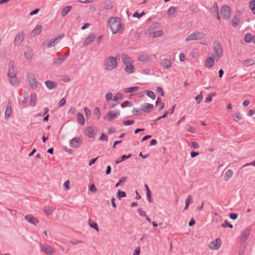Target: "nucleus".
I'll use <instances>...</instances> for the list:
<instances>
[{
	"mask_svg": "<svg viewBox=\"0 0 255 255\" xmlns=\"http://www.w3.org/2000/svg\"><path fill=\"white\" fill-rule=\"evenodd\" d=\"M59 42V37H56L50 39L47 43V48H51L54 47L56 44Z\"/></svg>",
	"mask_w": 255,
	"mask_h": 255,
	"instance_id": "obj_19",
	"label": "nucleus"
},
{
	"mask_svg": "<svg viewBox=\"0 0 255 255\" xmlns=\"http://www.w3.org/2000/svg\"><path fill=\"white\" fill-rule=\"evenodd\" d=\"M221 246V240L219 238L216 239L215 241H212L209 244V248L212 250H218Z\"/></svg>",
	"mask_w": 255,
	"mask_h": 255,
	"instance_id": "obj_10",
	"label": "nucleus"
},
{
	"mask_svg": "<svg viewBox=\"0 0 255 255\" xmlns=\"http://www.w3.org/2000/svg\"><path fill=\"white\" fill-rule=\"evenodd\" d=\"M249 7L252 10L253 13L255 14V0H252L249 3Z\"/></svg>",
	"mask_w": 255,
	"mask_h": 255,
	"instance_id": "obj_42",
	"label": "nucleus"
},
{
	"mask_svg": "<svg viewBox=\"0 0 255 255\" xmlns=\"http://www.w3.org/2000/svg\"><path fill=\"white\" fill-rule=\"evenodd\" d=\"M146 197L147 199L149 202H152L153 200L151 196V191H147V192L146 193Z\"/></svg>",
	"mask_w": 255,
	"mask_h": 255,
	"instance_id": "obj_64",
	"label": "nucleus"
},
{
	"mask_svg": "<svg viewBox=\"0 0 255 255\" xmlns=\"http://www.w3.org/2000/svg\"><path fill=\"white\" fill-rule=\"evenodd\" d=\"M233 117L234 118V120L236 122H238L239 120L242 119V117L240 116L239 114H235V115H233Z\"/></svg>",
	"mask_w": 255,
	"mask_h": 255,
	"instance_id": "obj_61",
	"label": "nucleus"
},
{
	"mask_svg": "<svg viewBox=\"0 0 255 255\" xmlns=\"http://www.w3.org/2000/svg\"><path fill=\"white\" fill-rule=\"evenodd\" d=\"M44 211L47 215H51L53 213V210L52 208L44 209Z\"/></svg>",
	"mask_w": 255,
	"mask_h": 255,
	"instance_id": "obj_55",
	"label": "nucleus"
},
{
	"mask_svg": "<svg viewBox=\"0 0 255 255\" xmlns=\"http://www.w3.org/2000/svg\"><path fill=\"white\" fill-rule=\"evenodd\" d=\"M45 84L46 87L49 90H53L57 87V83L50 80H47L45 81Z\"/></svg>",
	"mask_w": 255,
	"mask_h": 255,
	"instance_id": "obj_16",
	"label": "nucleus"
},
{
	"mask_svg": "<svg viewBox=\"0 0 255 255\" xmlns=\"http://www.w3.org/2000/svg\"><path fill=\"white\" fill-rule=\"evenodd\" d=\"M137 60L140 62H147L149 60V58L147 55H139L137 57Z\"/></svg>",
	"mask_w": 255,
	"mask_h": 255,
	"instance_id": "obj_27",
	"label": "nucleus"
},
{
	"mask_svg": "<svg viewBox=\"0 0 255 255\" xmlns=\"http://www.w3.org/2000/svg\"><path fill=\"white\" fill-rule=\"evenodd\" d=\"M239 24L240 18H237L236 15H235L234 18L232 20V24L234 27H237L239 26Z\"/></svg>",
	"mask_w": 255,
	"mask_h": 255,
	"instance_id": "obj_38",
	"label": "nucleus"
},
{
	"mask_svg": "<svg viewBox=\"0 0 255 255\" xmlns=\"http://www.w3.org/2000/svg\"><path fill=\"white\" fill-rule=\"evenodd\" d=\"M139 88L138 86L128 87V88H125L124 89V92L127 93H131V92H133L134 91H136L137 90H138L139 89Z\"/></svg>",
	"mask_w": 255,
	"mask_h": 255,
	"instance_id": "obj_33",
	"label": "nucleus"
},
{
	"mask_svg": "<svg viewBox=\"0 0 255 255\" xmlns=\"http://www.w3.org/2000/svg\"><path fill=\"white\" fill-rule=\"evenodd\" d=\"M7 76L8 77L16 76L14 62L12 60H10L8 62V70Z\"/></svg>",
	"mask_w": 255,
	"mask_h": 255,
	"instance_id": "obj_6",
	"label": "nucleus"
},
{
	"mask_svg": "<svg viewBox=\"0 0 255 255\" xmlns=\"http://www.w3.org/2000/svg\"><path fill=\"white\" fill-rule=\"evenodd\" d=\"M120 113H121L120 111H118L115 113H114L113 111H110L108 113L109 117L108 118V120L109 121H112L115 118H116L118 116H120Z\"/></svg>",
	"mask_w": 255,
	"mask_h": 255,
	"instance_id": "obj_18",
	"label": "nucleus"
},
{
	"mask_svg": "<svg viewBox=\"0 0 255 255\" xmlns=\"http://www.w3.org/2000/svg\"><path fill=\"white\" fill-rule=\"evenodd\" d=\"M211 11L213 14H215L216 13L219 12L218 5L217 3H215L214 5L211 7Z\"/></svg>",
	"mask_w": 255,
	"mask_h": 255,
	"instance_id": "obj_39",
	"label": "nucleus"
},
{
	"mask_svg": "<svg viewBox=\"0 0 255 255\" xmlns=\"http://www.w3.org/2000/svg\"><path fill=\"white\" fill-rule=\"evenodd\" d=\"M230 218L232 220H236L238 217V214L235 213H232L229 214Z\"/></svg>",
	"mask_w": 255,
	"mask_h": 255,
	"instance_id": "obj_57",
	"label": "nucleus"
},
{
	"mask_svg": "<svg viewBox=\"0 0 255 255\" xmlns=\"http://www.w3.org/2000/svg\"><path fill=\"white\" fill-rule=\"evenodd\" d=\"M131 156V154H128V155L126 154L123 155L120 158L116 160L115 163L118 164L123 161H124Z\"/></svg>",
	"mask_w": 255,
	"mask_h": 255,
	"instance_id": "obj_30",
	"label": "nucleus"
},
{
	"mask_svg": "<svg viewBox=\"0 0 255 255\" xmlns=\"http://www.w3.org/2000/svg\"><path fill=\"white\" fill-rule=\"evenodd\" d=\"M113 97V94L111 92L107 93L106 95V99L107 102L111 100Z\"/></svg>",
	"mask_w": 255,
	"mask_h": 255,
	"instance_id": "obj_58",
	"label": "nucleus"
},
{
	"mask_svg": "<svg viewBox=\"0 0 255 255\" xmlns=\"http://www.w3.org/2000/svg\"><path fill=\"white\" fill-rule=\"evenodd\" d=\"M255 64V61L253 59H250L245 60L243 62V65L245 67H249Z\"/></svg>",
	"mask_w": 255,
	"mask_h": 255,
	"instance_id": "obj_35",
	"label": "nucleus"
},
{
	"mask_svg": "<svg viewBox=\"0 0 255 255\" xmlns=\"http://www.w3.org/2000/svg\"><path fill=\"white\" fill-rule=\"evenodd\" d=\"M66 59V57L65 56H62L61 57H59L57 58H55L53 59V64L56 65H61L63 61L65 60Z\"/></svg>",
	"mask_w": 255,
	"mask_h": 255,
	"instance_id": "obj_20",
	"label": "nucleus"
},
{
	"mask_svg": "<svg viewBox=\"0 0 255 255\" xmlns=\"http://www.w3.org/2000/svg\"><path fill=\"white\" fill-rule=\"evenodd\" d=\"M230 11L231 8L229 5L225 4L222 6L221 8V13L223 19H228L230 18Z\"/></svg>",
	"mask_w": 255,
	"mask_h": 255,
	"instance_id": "obj_5",
	"label": "nucleus"
},
{
	"mask_svg": "<svg viewBox=\"0 0 255 255\" xmlns=\"http://www.w3.org/2000/svg\"><path fill=\"white\" fill-rule=\"evenodd\" d=\"M26 77L30 87L33 89L37 88V81L34 75L32 73L28 72L26 74Z\"/></svg>",
	"mask_w": 255,
	"mask_h": 255,
	"instance_id": "obj_4",
	"label": "nucleus"
},
{
	"mask_svg": "<svg viewBox=\"0 0 255 255\" xmlns=\"http://www.w3.org/2000/svg\"><path fill=\"white\" fill-rule=\"evenodd\" d=\"M37 103V95L33 93L30 95V105L31 107H34Z\"/></svg>",
	"mask_w": 255,
	"mask_h": 255,
	"instance_id": "obj_23",
	"label": "nucleus"
},
{
	"mask_svg": "<svg viewBox=\"0 0 255 255\" xmlns=\"http://www.w3.org/2000/svg\"><path fill=\"white\" fill-rule=\"evenodd\" d=\"M163 35V32L161 30L155 31L150 33V36L152 38H156L161 37Z\"/></svg>",
	"mask_w": 255,
	"mask_h": 255,
	"instance_id": "obj_26",
	"label": "nucleus"
},
{
	"mask_svg": "<svg viewBox=\"0 0 255 255\" xmlns=\"http://www.w3.org/2000/svg\"><path fill=\"white\" fill-rule=\"evenodd\" d=\"M24 37V33L23 31H20L16 34L14 40V43L15 45L19 46L23 41Z\"/></svg>",
	"mask_w": 255,
	"mask_h": 255,
	"instance_id": "obj_9",
	"label": "nucleus"
},
{
	"mask_svg": "<svg viewBox=\"0 0 255 255\" xmlns=\"http://www.w3.org/2000/svg\"><path fill=\"white\" fill-rule=\"evenodd\" d=\"M176 11V8L174 6H171L169 7L167 11V13L169 15H173Z\"/></svg>",
	"mask_w": 255,
	"mask_h": 255,
	"instance_id": "obj_43",
	"label": "nucleus"
},
{
	"mask_svg": "<svg viewBox=\"0 0 255 255\" xmlns=\"http://www.w3.org/2000/svg\"><path fill=\"white\" fill-rule=\"evenodd\" d=\"M42 26L41 25H37L32 30V33L35 35H38L41 31Z\"/></svg>",
	"mask_w": 255,
	"mask_h": 255,
	"instance_id": "obj_36",
	"label": "nucleus"
},
{
	"mask_svg": "<svg viewBox=\"0 0 255 255\" xmlns=\"http://www.w3.org/2000/svg\"><path fill=\"white\" fill-rule=\"evenodd\" d=\"M214 64V60L212 57H208L205 62V67L210 68Z\"/></svg>",
	"mask_w": 255,
	"mask_h": 255,
	"instance_id": "obj_25",
	"label": "nucleus"
},
{
	"mask_svg": "<svg viewBox=\"0 0 255 255\" xmlns=\"http://www.w3.org/2000/svg\"><path fill=\"white\" fill-rule=\"evenodd\" d=\"M104 7L106 9H112L113 7V3L109 0H106L104 3Z\"/></svg>",
	"mask_w": 255,
	"mask_h": 255,
	"instance_id": "obj_32",
	"label": "nucleus"
},
{
	"mask_svg": "<svg viewBox=\"0 0 255 255\" xmlns=\"http://www.w3.org/2000/svg\"><path fill=\"white\" fill-rule=\"evenodd\" d=\"M89 224L91 228L95 229L97 231H99V228L97 223L95 222H91V221L90 220Z\"/></svg>",
	"mask_w": 255,
	"mask_h": 255,
	"instance_id": "obj_46",
	"label": "nucleus"
},
{
	"mask_svg": "<svg viewBox=\"0 0 255 255\" xmlns=\"http://www.w3.org/2000/svg\"><path fill=\"white\" fill-rule=\"evenodd\" d=\"M250 234V230L248 229H246L241 234L240 237V241L242 243H244L248 239Z\"/></svg>",
	"mask_w": 255,
	"mask_h": 255,
	"instance_id": "obj_14",
	"label": "nucleus"
},
{
	"mask_svg": "<svg viewBox=\"0 0 255 255\" xmlns=\"http://www.w3.org/2000/svg\"><path fill=\"white\" fill-rule=\"evenodd\" d=\"M126 193L125 191H121V190H118L117 197L121 200L122 198L126 197Z\"/></svg>",
	"mask_w": 255,
	"mask_h": 255,
	"instance_id": "obj_40",
	"label": "nucleus"
},
{
	"mask_svg": "<svg viewBox=\"0 0 255 255\" xmlns=\"http://www.w3.org/2000/svg\"><path fill=\"white\" fill-rule=\"evenodd\" d=\"M156 91L159 93L161 96H164V93L162 89L160 87H158L156 90Z\"/></svg>",
	"mask_w": 255,
	"mask_h": 255,
	"instance_id": "obj_63",
	"label": "nucleus"
},
{
	"mask_svg": "<svg viewBox=\"0 0 255 255\" xmlns=\"http://www.w3.org/2000/svg\"><path fill=\"white\" fill-rule=\"evenodd\" d=\"M134 121L133 120H127V121H125L123 122V124L125 126H129V125H131L132 124H133L134 123Z\"/></svg>",
	"mask_w": 255,
	"mask_h": 255,
	"instance_id": "obj_60",
	"label": "nucleus"
},
{
	"mask_svg": "<svg viewBox=\"0 0 255 255\" xmlns=\"http://www.w3.org/2000/svg\"><path fill=\"white\" fill-rule=\"evenodd\" d=\"M24 57H25V58L28 60H30L32 59V53L31 51H25L24 53Z\"/></svg>",
	"mask_w": 255,
	"mask_h": 255,
	"instance_id": "obj_45",
	"label": "nucleus"
},
{
	"mask_svg": "<svg viewBox=\"0 0 255 255\" xmlns=\"http://www.w3.org/2000/svg\"><path fill=\"white\" fill-rule=\"evenodd\" d=\"M161 66L164 69H169L171 66V62L169 59L164 58L161 63Z\"/></svg>",
	"mask_w": 255,
	"mask_h": 255,
	"instance_id": "obj_21",
	"label": "nucleus"
},
{
	"mask_svg": "<svg viewBox=\"0 0 255 255\" xmlns=\"http://www.w3.org/2000/svg\"><path fill=\"white\" fill-rule=\"evenodd\" d=\"M71 6H67L64 7L61 11V14L62 16H65L71 9Z\"/></svg>",
	"mask_w": 255,
	"mask_h": 255,
	"instance_id": "obj_37",
	"label": "nucleus"
},
{
	"mask_svg": "<svg viewBox=\"0 0 255 255\" xmlns=\"http://www.w3.org/2000/svg\"><path fill=\"white\" fill-rule=\"evenodd\" d=\"M99 140L101 141H107L108 140V138L105 133H102L101 134V136L99 138Z\"/></svg>",
	"mask_w": 255,
	"mask_h": 255,
	"instance_id": "obj_54",
	"label": "nucleus"
},
{
	"mask_svg": "<svg viewBox=\"0 0 255 255\" xmlns=\"http://www.w3.org/2000/svg\"><path fill=\"white\" fill-rule=\"evenodd\" d=\"M94 114L97 116V119H99L101 115L100 109L98 107L95 108L94 111Z\"/></svg>",
	"mask_w": 255,
	"mask_h": 255,
	"instance_id": "obj_51",
	"label": "nucleus"
},
{
	"mask_svg": "<svg viewBox=\"0 0 255 255\" xmlns=\"http://www.w3.org/2000/svg\"><path fill=\"white\" fill-rule=\"evenodd\" d=\"M192 201V197L191 195H188L185 200V204L190 205Z\"/></svg>",
	"mask_w": 255,
	"mask_h": 255,
	"instance_id": "obj_59",
	"label": "nucleus"
},
{
	"mask_svg": "<svg viewBox=\"0 0 255 255\" xmlns=\"http://www.w3.org/2000/svg\"><path fill=\"white\" fill-rule=\"evenodd\" d=\"M85 134L87 135L89 138H93L94 137V129L93 127H90L88 128L85 131Z\"/></svg>",
	"mask_w": 255,
	"mask_h": 255,
	"instance_id": "obj_17",
	"label": "nucleus"
},
{
	"mask_svg": "<svg viewBox=\"0 0 255 255\" xmlns=\"http://www.w3.org/2000/svg\"><path fill=\"white\" fill-rule=\"evenodd\" d=\"M96 38V36L94 33H92L90 34L88 37L85 39L83 42L84 45H88L89 44L93 42Z\"/></svg>",
	"mask_w": 255,
	"mask_h": 255,
	"instance_id": "obj_15",
	"label": "nucleus"
},
{
	"mask_svg": "<svg viewBox=\"0 0 255 255\" xmlns=\"http://www.w3.org/2000/svg\"><path fill=\"white\" fill-rule=\"evenodd\" d=\"M245 41L247 43H250L252 42V39H253V35L252 34L250 33H248L246 34L245 36Z\"/></svg>",
	"mask_w": 255,
	"mask_h": 255,
	"instance_id": "obj_41",
	"label": "nucleus"
},
{
	"mask_svg": "<svg viewBox=\"0 0 255 255\" xmlns=\"http://www.w3.org/2000/svg\"><path fill=\"white\" fill-rule=\"evenodd\" d=\"M145 14L144 11H142L140 13H138L137 12H135L133 14V17L140 18L142 15Z\"/></svg>",
	"mask_w": 255,
	"mask_h": 255,
	"instance_id": "obj_53",
	"label": "nucleus"
},
{
	"mask_svg": "<svg viewBox=\"0 0 255 255\" xmlns=\"http://www.w3.org/2000/svg\"><path fill=\"white\" fill-rule=\"evenodd\" d=\"M146 95L148 97L151 98L152 100H154L156 98L155 93L151 91H146Z\"/></svg>",
	"mask_w": 255,
	"mask_h": 255,
	"instance_id": "obj_47",
	"label": "nucleus"
},
{
	"mask_svg": "<svg viewBox=\"0 0 255 255\" xmlns=\"http://www.w3.org/2000/svg\"><path fill=\"white\" fill-rule=\"evenodd\" d=\"M123 98V95L121 93H118L113 98L114 101H117Z\"/></svg>",
	"mask_w": 255,
	"mask_h": 255,
	"instance_id": "obj_52",
	"label": "nucleus"
},
{
	"mask_svg": "<svg viewBox=\"0 0 255 255\" xmlns=\"http://www.w3.org/2000/svg\"><path fill=\"white\" fill-rule=\"evenodd\" d=\"M202 99H203V96L202 95V93H200V94H199V95H198L197 96H196L195 97V100L197 101V103L198 104H199L201 102Z\"/></svg>",
	"mask_w": 255,
	"mask_h": 255,
	"instance_id": "obj_56",
	"label": "nucleus"
},
{
	"mask_svg": "<svg viewBox=\"0 0 255 255\" xmlns=\"http://www.w3.org/2000/svg\"><path fill=\"white\" fill-rule=\"evenodd\" d=\"M41 250L45 254L49 255H51L53 253L55 252V251L53 249V248L47 244H44L43 245L41 246Z\"/></svg>",
	"mask_w": 255,
	"mask_h": 255,
	"instance_id": "obj_11",
	"label": "nucleus"
},
{
	"mask_svg": "<svg viewBox=\"0 0 255 255\" xmlns=\"http://www.w3.org/2000/svg\"><path fill=\"white\" fill-rule=\"evenodd\" d=\"M11 114V105L9 103L7 105L6 109L5 110V119H7L10 117V115Z\"/></svg>",
	"mask_w": 255,
	"mask_h": 255,
	"instance_id": "obj_28",
	"label": "nucleus"
},
{
	"mask_svg": "<svg viewBox=\"0 0 255 255\" xmlns=\"http://www.w3.org/2000/svg\"><path fill=\"white\" fill-rule=\"evenodd\" d=\"M24 219L28 223L34 225H37L39 223V220L36 218L33 217L32 215H26Z\"/></svg>",
	"mask_w": 255,
	"mask_h": 255,
	"instance_id": "obj_13",
	"label": "nucleus"
},
{
	"mask_svg": "<svg viewBox=\"0 0 255 255\" xmlns=\"http://www.w3.org/2000/svg\"><path fill=\"white\" fill-rule=\"evenodd\" d=\"M215 46L214 47V51L216 55L219 57L221 58L223 56V50L221 44L217 41L214 42Z\"/></svg>",
	"mask_w": 255,
	"mask_h": 255,
	"instance_id": "obj_8",
	"label": "nucleus"
},
{
	"mask_svg": "<svg viewBox=\"0 0 255 255\" xmlns=\"http://www.w3.org/2000/svg\"><path fill=\"white\" fill-rule=\"evenodd\" d=\"M141 108L142 112L149 113L153 110L154 106L151 104L145 103L141 106Z\"/></svg>",
	"mask_w": 255,
	"mask_h": 255,
	"instance_id": "obj_12",
	"label": "nucleus"
},
{
	"mask_svg": "<svg viewBox=\"0 0 255 255\" xmlns=\"http://www.w3.org/2000/svg\"><path fill=\"white\" fill-rule=\"evenodd\" d=\"M222 226L223 228L229 227L231 229L233 228V225L230 224L227 220L225 221L224 223L222 224Z\"/></svg>",
	"mask_w": 255,
	"mask_h": 255,
	"instance_id": "obj_49",
	"label": "nucleus"
},
{
	"mask_svg": "<svg viewBox=\"0 0 255 255\" xmlns=\"http://www.w3.org/2000/svg\"><path fill=\"white\" fill-rule=\"evenodd\" d=\"M108 26H110L113 34L118 32L121 28V23L116 17H111L109 20Z\"/></svg>",
	"mask_w": 255,
	"mask_h": 255,
	"instance_id": "obj_1",
	"label": "nucleus"
},
{
	"mask_svg": "<svg viewBox=\"0 0 255 255\" xmlns=\"http://www.w3.org/2000/svg\"><path fill=\"white\" fill-rule=\"evenodd\" d=\"M127 177H122L119 181L116 184V187H118L121 184H124L127 180Z\"/></svg>",
	"mask_w": 255,
	"mask_h": 255,
	"instance_id": "obj_48",
	"label": "nucleus"
},
{
	"mask_svg": "<svg viewBox=\"0 0 255 255\" xmlns=\"http://www.w3.org/2000/svg\"><path fill=\"white\" fill-rule=\"evenodd\" d=\"M206 36V34L202 32L196 31L188 35L186 38V41H189L192 40H200L204 38Z\"/></svg>",
	"mask_w": 255,
	"mask_h": 255,
	"instance_id": "obj_3",
	"label": "nucleus"
},
{
	"mask_svg": "<svg viewBox=\"0 0 255 255\" xmlns=\"http://www.w3.org/2000/svg\"><path fill=\"white\" fill-rule=\"evenodd\" d=\"M89 190L93 193H95L97 189L94 184H92L89 187Z\"/></svg>",
	"mask_w": 255,
	"mask_h": 255,
	"instance_id": "obj_62",
	"label": "nucleus"
},
{
	"mask_svg": "<svg viewBox=\"0 0 255 255\" xmlns=\"http://www.w3.org/2000/svg\"><path fill=\"white\" fill-rule=\"evenodd\" d=\"M118 66L117 59L113 56L108 57L105 60V69L108 71H112Z\"/></svg>",
	"mask_w": 255,
	"mask_h": 255,
	"instance_id": "obj_2",
	"label": "nucleus"
},
{
	"mask_svg": "<svg viewBox=\"0 0 255 255\" xmlns=\"http://www.w3.org/2000/svg\"><path fill=\"white\" fill-rule=\"evenodd\" d=\"M82 143V140L79 137H75L69 141V145L72 148H78Z\"/></svg>",
	"mask_w": 255,
	"mask_h": 255,
	"instance_id": "obj_7",
	"label": "nucleus"
},
{
	"mask_svg": "<svg viewBox=\"0 0 255 255\" xmlns=\"http://www.w3.org/2000/svg\"><path fill=\"white\" fill-rule=\"evenodd\" d=\"M9 81L11 85L13 86H17L19 84V82L16 78V76L9 77Z\"/></svg>",
	"mask_w": 255,
	"mask_h": 255,
	"instance_id": "obj_24",
	"label": "nucleus"
},
{
	"mask_svg": "<svg viewBox=\"0 0 255 255\" xmlns=\"http://www.w3.org/2000/svg\"><path fill=\"white\" fill-rule=\"evenodd\" d=\"M121 58L125 65H127L131 63L130 58L124 53L122 54Z\"/></svg>",
	"mask_w": 255,
	"mask_h": 255,
	"instance_id": "obj_22",
	"label": "nucleus"
},
{
	"mask_svg": "<svg viewBox=\"0 0 255 255\" xmlns=\"http://www.w3.org/2000/svg\"><path fill=\"white\" fill-rule=\"evenodd\" d=\"M132 106H133V103L130 101H126L121 104V107L122 108H126L127 107H132Z\"/></svg>",
	"mask_w": 255,
	"mask_h": 255,
	"instance_id": "obj_44",
	"label": "nucleus"
},
{
	"mask_svg": "<svg viewBox=\"0 0 255 255\" xmlns=\"http://www.w3.org/2000/svg\"><path fill=\"white\" fill-rule=\"evenodd\" d=\"M126 67L125 68L126 71L128 73H133L134 72V67L132 64L130 63L127 65H126Z\"/></svg>",
	"mask_w": 255,
	"mask_h": 255,
	"instance_id": "obj_29",
	"label": "nucleus"
},
{
	"mask_svg": "<svg viewBox=\"0 0 255 255\" xmlns=\"http://www.w3.org/2000/svg\"><path fill=\"white\" fill-rule=\"evenodd\" d=\"M77 120L78 123L83 126L85 124V120L83 115L81 113H78L77 115Z\"/></svg>",
	"mask_w": 255,
	"mask_h": 255,
	"instance_id": "obj_31",
	"label": "nucleus"
},
{
	"mask_svg": "<svg viewBox=\"0 0 255 255\" xmlns=\"http://www.w3.org/2000/svg\"><path fill=\"white\" fill-rule=\"evenodd\" d=\"M142 109L140 107V109H137L136 108H133L132 110V113L134 115H139L142 113Z\"/></svg>",
	"mask_w": 255,
	"mask_h": 255,
	"instance_id": "obj_50",
	"label": "nucleus"
},
{
	"mask_svg": "<svg viewBox=\"0 0 255 255\" xmlns=\"http://www.w3.org/2000/svg\"><path fill=\"white\" fill-rule=\"evenodd\" d=\"M233 175V170L231 169L228 170L225 174V175L224 176V180L226 181H228L232 177Z\"/></svg>",
	"mask_w": 255,
	"mask_h": 255,
	"instance_id": "obj_34",
	"label": "nucleus"
}]
</instances>
